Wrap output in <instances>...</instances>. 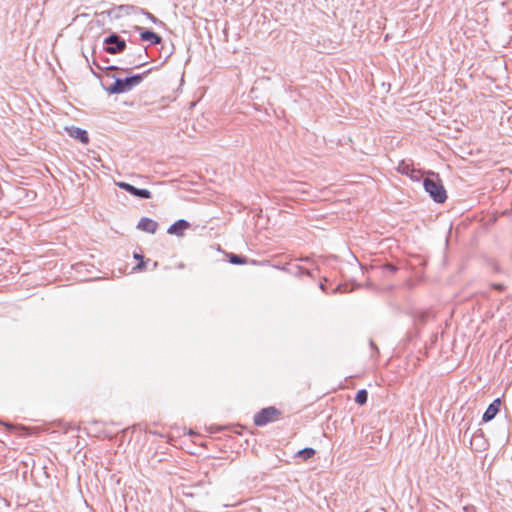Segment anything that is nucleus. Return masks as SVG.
I'll list each match as a JSON object with an SVG mask.
<instances>
[{"label":"nucleus","instance_id":"33","mask_svg":"<svg viewBox=\"0 0 512 512\" xmlns=\"http://www.w3.org/2000/svg\"><path fill=\"white\" fill-rule=\"evenodd\" d=\"M20 429H21V430H23V431H25L24 433H22L23 435L27 434V430H28L27 428H25V427H20Z\"/></svg>","mask_w":512,"mask_h":512},{"label":"nucleus","instance_id":"16","mask_svg":"<svg viewBox=\"0 0 512 512\" xmlns=\"http://www.w3.org/2000/svg\"><path fill=\"white\" fill-rule=\"evenodd\" d=\"M228 258H229V262L231 264H234V265H241V264H246L247 263V258L246 257H243L241 255H237V254H234V253H230L228 255Z\"/></svg>","mask_w":512,"mask_h":512},{"label":"nucleus","instance_id":"30","mask_svg":"<svg viewBox=\"0 0 512 512\" xmlns=\"http://www.w3.org/2000/svg\"><path fill=\"white\" fill-rule=\"evenodd\" d=\"M134 257H135L136 259L143 260V256H142V255H139V254H137V253H135V254H134Z\"/></svg>","mask_w":512,"mask_h":512},{"label":"nucleus","instance_id":"17","mask_svg":"<svg viewBox=\"0 0 512 512\" xmlns=\"http://www.w3.org/2000/svg\"><path fill=\"white\" fill-rule=\"evenodd\" d=\"M430 313L429 312H419L415 315L414 323L416 326L418 325H424L426 321L429 319Z\"/></svg>","mask_w":512,"mask_h":512},{"label":"nucleus","instance_id":"36","mask_svg":"<svg viewBox=\"0 0 512 512\" xmlns=\"http://www.w3.org/2000/svg\"><path fill=\"white\" fill-rule=\"evenodd\" d=\"M158 266V263L157 262H154L153 263V268H156Z\"/></svg>","mask_w":512,"mask_h":512},{"label":"nucleus","instance_id":"29","mask_svg":"<svg viewBox=\"0 0 512 512\" xmlns=\"http://www.w3.org/2000/svg\"><path fill=\"white\" fill-rule=\"evenodd\" d=\"M319 287L322 291L326 292V286L323 283H320Z\"/></svg>","mask_w":512,"mask_h":512},{"label":"nucleus","instance_id":"34","mask_svg":"<svg viewBox=\"0 0 512 512\" xmlns=\"http://www.w3.org/2000/svg\"><path fill=\"white\" fill-rule=\"evenodd\" d=\"M148 15L152 19L153 22H156V18L153 15H151V14H148Z\"/></svg>","mask_w":512,"mask_h":512},{"label":"nucleus","instance_id":"24","mask_svg":"<svg viewBox=\"0 0 512 512\" xmlns=\"http://www.w3.org/2000/svg\"><path fill=\"white\" fill-rule=\"evenodd\" d=\"M493 288L498 291H503L505 289V286L501 283H495L493 284Z\"/></svg>","mask_w":512,"mask_h":512},{"label":"nucleus","instance_id":"3","mask_svg":"<svg viewBox=\"0 0 512 512\" xmlns=\"http://www.w3.org/2000/svg\"><path fill=\"white\" fill-rule=\"evenodd\" d=\"M126 49V42L117 33H112L104 39V50L109 54H119Z\"/></svg>","mask_w":512,"mask_h":512},{"label":"nucleus","instance_id":"26","mask_svg":"<svg viewBox=\"0 0 512 512\" xmlns=\"http://www.w3.org/2000/svg\"><path fill=\"white\" fill-rule=\"evenodd\" d=\"M370 347H371V349H372L376 354H378V353H379V349H378V347L376 346V344H375L372 340H370Z\"/></svg>","mask_w":512,"mask_h":512},{"label":"nucleus","instance_id":"8","mask_svg":"<svg viewBox=\"0 0 512 512\" xmlns=\"http://www.w3.org/2000/svg\"><path fill=\"white\" fill-rule=\"evenodd\" d=\"M66 130L70 137L79 140L82 144H87L89 142V136L86 130L75 126L66 128Z\"/></svg>","mask_w":512,"mask_h":512},{"label":"nucleus","instance_id":"10","mask_svg":"<svg viewBox=\"0 0 512 512\" xmlns=\"http://www.w3.org/2000/svg\"><path fill=\"white\" fill-rule=\"evenodd\" d=\"M137 228L141 231L154 234L158 228V223L148 217H142L137 224Z\"/></svg>","mask_w":512,"mask_h":512},{"label":"nucleus","instance_id":"22","mask_svg":"<svg viewBox=\"0 0 512 512\" xmlns=\"http://www.w3.org/2000/svg\"><path fill=\"white\" fill-rule=\"evenodd\" d=\"M93 64H94L98 69H100V70H103V69H105V70H114V69H117V67H116V66H107V67L103 68V67H101L99 64H97V63H96V61H93Z\"/></svg>","mask_w":512,"mask_h":512},{"label":"nucleus","instance_id":"12","mask_svg":"<svg viewBox=\"0 0 512 512\" xmlns=\"http://www.w3.org/2000/svg\"><path fill=\"white\" fill-rule=\"evenodd\" d=\"M128 57H132V55H128ZM147 57V51L145 48H139L138 53L133 56V59L129 61L130 64L134 65V67L138 68L145 65L147 62L145 58Z\"/></svg>","mask_w":512,"mask_h":512},{"label":"nucleus","instance_id":"15","mask_svg":"<svg viewBox=\"0 0 512 512\" xmlns=\"http://www.w3.org/2000/svg\"><path fill=\"white\" fill-rule=\"evenodd\" d=\"M296 455H297V457H299L303 460H308L315 455V450L313 448L306 447L302 450H299Z\"/></svg>","mask_w":512,"mask_h":512},{"label":"nucleus","instance_id":"37","mask_svg":"<svg viewBox=\"0 0 512 512\" xmlns=\"http://www.w3.org/2000/svg\"><path fill=\"white\" fill-rule=\"evenodd\" d=\"M353 285H354V289H355V288H356V286H357V283H356V280H355V279H354Z\"/></svg>","mask_w":512,"mask_h":512},{"label":"nucleus","instance_id":"35","mask_svg":"<svg viewBox=\"0 0 512 512\" xmlns=\"http://www.w3.org/2000/svg\"><path fill=\"white\" fill-rule=\"evenodd\" d=\"M302 261H309V257L301 258Z\"/></svg>","mask_w":512,"mask_h":512},{"label":"nucleus","instance_id":"19","mask_svg":"<svg viewBox=\"0 0 512 512\" xmlns=\"http://www.w3.org/2000/svg\"><path fill=\"white\" fill-rule=\"evenodd\" d=\"M477 440H481V444L485 445V440H484V437H483V432L481 430H478L477 433L473 434V436L471 438V445H473L474 442H476Z\"/></svg>","mask_w":512,"mask_h":512},{"label":"nucleus","instance_id":"20","mask_svg":"<svg viewBox=\"0 0 512 512\" xmlns=\"http://www.w3.org/2000/svg\"><path fill=\"white\" fill-rule=\"evenodd\" d=\"M297 274L312 276L311 272L308 269H305L301 266H297Z\"/></svg>","mask_w":512,"mask_h":512},{"label":"nucleus","instance_id":"31","mask_svg":"<svg viewBox=\"0 0 512 512\" xmlns=\"http://www.w3.org/2000/svg\"><path fill=\"white\" fill-rule=\"evenodd\" d=\"M475 444L478 445V447H483L484 445L481 444V440H477L476 442H474Z\"/></svg>","mask_w":512,"mask_h":512},{"label":"nucleus","instance_id":"13","mask_svg":"<svg viewBox=\"0 0 512 512\" xmlns=\"http://www.w3.org/2000/svg\"><path fill=\"white\" fill-rule=\"evenodd\" d=\"M398 171L403 175L411 177L412 179L414 178V173L417 172L413 167H411L410 164L406 163L405 161H401L399 163Z\"/></svg>","mask_w":512,"mask_h":512},{"label":"nucleus","instance_id":"23","mask_svg":"<svg viewBox=\"0 0 512 512\" xmlns=\"http://www.w3.org/2000/svg\"><path fill=\"white\" fill-rule=\"evenodd\" d=\"M358 266V269L360 270V272L363 274V265L359 262V260L357 259L356 256H354V267L355 266Z\"/></svg>","mask_w":512,"mask_h":512},{"label":"nucleus","instance_id":"7","mask_svg":"<svg viewBox=\"0 0 512 512\" xmlns=\"http://www.w3.org/2000/svg\"><path fill=\"white\" fill-rule=\"evenodd\" d=\"M501 404L502 403H501V399L500 398L494 399L488 405L487 409L483 413L482 421L483 422H490L491 420H493L495 418V416L499 413L500 408H501Z\"/></svg>","mask_w":512,"mask_h":512},{"label":"nucleus","instance_id":"5","mask_svg":"<svg viewBox=\"0 0 512 512\" xmlns=\"http://www.w3.org/2000/svg\"><path fill=\"white\" fill-rule=\"evenodd\" d=\"M280 412L275 407H266L261 409L258 413L254 416V424L256 426L262 427L267 425L268 423L272 422L274 418L279 415Z\"/></svg>","mask_w":512,"mask_h":512},{"label":"nucleus","instance_id":"32","mask_svg":"<svg viewBox=\"0 0 512 512\" xmlns=\"http://www.w3.org/2000/svg\"><path fill=\"white\" fill-rule=\"evenodd\" d=\"M4 425L7 427L8 430H11L14 428L13 425H11V424H4Z\"/></svg>","mask_w":512,"mask_h":512},{"label":"nucleus","instance_id":"25","mask_svg":"<svg viewBox=\"0 0 512 512\" xmlns=\"http://www.w3.org/2000/svg\"><path fill=\"white\" fill-rule=\"evenodd\" d=\"M145 265H146V262H145V261H143V260H141V261L136 265L135 269L142 270V269H144Z\"/></svg>","mask_w":512,"mask_h":512},{"label":"nucleus","instance_id":"18","mask_svg":"<svg viewBox=\"0 0 512 512\" xmlns=\"http://www.w3.org/2000/svg\"><path fill=\"white\" fill-rule=\"evenodd\" d=\"M352 289L349 288V285L347 283L345 284H338L334 289H333V293H337V292H340V293H343V292H350Z\"/></svg>","mask_w":512,"mask_h":512},{"label":"nucleus","instance_id":"28","mask_svg":"<svg viewBox=\"0 0 512 512\" xmlns=\"http://www.w3.org/2000/svg\"><path fill=\"white\" fill-rule=\"evenodd\" d=\"M326 260L323 259V258H318V260L315 261V263L317 264V266L320 264V263H324Z\"/></svg>","mask_w":512,"mask_h":512},{"label":"nucleus","instance_id":"1","mask_svg":"<svg viewBox=\"0 0 512 512\" xmlns=\"http://www.w3.org/2000/svg\"><path fill=\"white\" fill-rule=\"evenodd\" d=\"M150 71L151 69L145 71L143 74H134L124 79L116 78L114 77V75L107 74L106 77L113 78L114 82L108 85L104 81H102L101 85L103 89L110 95L126 93L132 90L137 85H139L142 82L144 76L147 75Z\"/></svg>","mask_w":512,"mask_h":512},{"label":"nucleus","instance_id":"6","mask_svg":"<svg viewBox=\"0 0 512 512\" xmlns=\"http://www.w3.org/2000/svg\"><path fill=\"white\" fill-rule=\"evenodd\" d=\"M116 185L120 189L125 190L126 192H128L129 194H131L137 198L150 199L152 197V194L148 189L137 188L130 183L122 182V181L117 182Z\"/></svg>","mask_w":512,"mask_h":512},{"label":"nucleus","instance_id":"21","mask_svg":"<svg viewBox=\"0 0 512 512\" xmlns=\"http://www.w3.org/2000/svg\"><path fill=\"white\" fill-rule=\"evenodd\" d=\"M385 270L391 272V273H395L397 271V267L394 266L393 264H387L385 265Z\"/></svg>","mask_w":512,"mask_h":512},{"label":"nucleus","instance_id":"27","mask_svg":"<svg viewBox=\"0 0 512 512\" xmlns=\"http://www.w3.org/2000/svg\"><path fill=\"white\" fill-rule=\"evenodd\" d=\"M463 510H464L465 512H476L475 508H474V507H472V506H465V507L463 508Z\"/></svg>","mask_w":512,"mask_h":512},{"label":"nucleus","instance_id":"14","mask_svg":"<svg viewBox=\"0 0 512 512\" xmlns=\"http://www.w3.org/2000/svg\"><path fill=\"white\" fill-rule=\"evenodd\" d=\"M368 401V391L366 389H360L354 396V402L358 405H365Z\"/></svg>","mask_w":512,"mask_h":512},{"label":"nucleus","instance_id":"4","mask_svg":"<svg viewBox=\"0 0 512 512\" xmlns=\"http://www.w3.org/2000/svg\"><path fill=\"white\" fill-rule=\"evenodd\" d=\"M375 187L376 183L372 177L354 172V195H359L362 190L373 191Z\"/></svg>","mask_w":512,"mask_h":512},{"label":"nucleus","instance_id":"2","mask_svg":"<svg viewBox=\"0 0 512 512\" xmlns=\"http://www.w3.org/2000/svg\"><path fill=\"white\" fill-rule=\"evenodd\" d=\"M423 187L434 202L442 204L447 200L446 189L437 173L430 172L423 179Z\"/></svg>","mask_w":512,"mask_h":512},{"label":"nucleus","instance_id":"11","mask_svg":"<svg viewBox=\"0 0 512 512\" xmlns=\"http://www.w3.org/2000/svg\"><path fill=\"white\" fill-rule=\"evenodd\" d=\"M190 227V223L184 219L177 220L167 230L168 234L182 236L184 231Z\"/></svg>","mask_w":512,"mask_h":512},{"label":"nucleus","instance_id":"9","mask_svg":"<svg viewBox=\"0 0 512 512\" xmlns=\"http://www.w3.org/2000/svg\"><path fill=\"white\" fill-rule=\"evenodd\" d=\"M136 29L140 31L141 40L150 42L153 45H157V44L161 43V41H162L161 36L156 34L154 31L148 30V29L145 30L141 27H136Z\"/></svg>","mask_w":512,"mask_h":512}]
</instances>
